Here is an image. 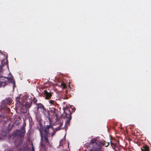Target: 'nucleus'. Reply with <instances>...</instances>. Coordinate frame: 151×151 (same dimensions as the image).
Instances as JSON below:
<instances>
[{
	"label": "nucleus",
	"mask_w": 151,
	"mask_h": 151,
	"mask_svg": "<svg viewBox=\"0 0 151 151\" xmlns=\"http://www.w3.org/2000/svg\"><path fill=\"white\" fill-rule=\"evenodd\" d=\"M63 125V123H61V122L60 124V126H61Z\"/></svg>",
	"instance_id": "nucleus-24"
},
{
	"label": "nucleus",
	"mask_w": 151,
	"mask_h": 151,
	"mask_svg": "<svg viewBox=\"0 0 151 151\" xmlns=\"http://www.w3.org/2000/svg\"><path fill=\"white\" fill-rule=\"evenodd\" d=\"M88 149L89 151H94V148L93 147V142H92L89 145Z\"/></svg>",
	"instance_id": "nucleus-8"
},
{
	"label": "nucleus",
	"mask_w": 151,
	"mask_h": 151,
	"mask_svg": "<svg viewBox=\"0 0 151 151\" xmlns=\"http://www.w3.org/2000/svg\"><path fill=\"white\" fill-rule=\"evenodd\" d=\"M109 145V143L106 142L104 140L101 139L100 137H97L95 138V147L96 150L103 149L102 147L105 146L107 147Z\"/></svg>",
	"instance_id": "nucleus-1"
},
{
	"label": "nucleus",
	"mask_w": 151,
	"mask_h": 151,
	"mask_svg": "<svg viewBox=\"0 0 151 151\" xmlns=\"http://www.w3.org/2000/svg\"><path fill=\"white\" fill-rule=\"evenodd\" d=\"M49 129H51L52 130H53L52 127L50 125H47L46 127H45L44 131V137L45 141L46 143L47 144H49V142L48 139L47 137L48 136L49 134L48 131Z\"/></svg>",
	"instance_id": "nucleus-4"
},
{
	"label": "nucleus",
	"mask_w": 151,
	"mask_h": 151,
	"mask_svg": "<svg viewBox=\"0 0 151 151\" xmlns=\"http://www.w3.org/2000/svg\"><path fill=\"white\" fill-rule=\"evenodd\" d=\"M70 108L72 109V111L73 112H74L75 110V109L74 108V107L73 106H71Z\"/></svg>",
	"instance_id": "nucleus-19"
},
{
	"label": "nucleus",
	"mask_w": 151,
	"mask_h": 151,
	"mask_svg": "<svg viewBox=\"0 0 151 151\" xmlns=\"http://www.w3.org/2000/svg\"><path fill=\"white\" fill-rule=\"evenodd\" d=\"M32 151H34V147H32Z\"/></svg>",
	"instance_id": "nucleus-27"
},
{
	"label": "nucleus",
	"mask_w": 151,
	"mask_h": 151,
	"mask_svg": "<svg viewBox=\"0 0 151 151\" xmlns=\"http://www.w3.org/2000/svg\"><path fill=\"white\" fill-rule=\"evenodd\" d=\"M7 84L5 82H0V87L1 86H4Z\"/></svg>",
	"instance_id": "nucleus-12"
},
{
	"label": "nucleus",
	"mask_w": 151,
	"mask_h": 151,
	"mask_svg": "<svg viewBox=\"0 0 151 151\" xmlns=\"http://www.w3.org/2000/svg\"><path fill=\"white\" fill-rule=\"evenodd\" d=\"M49 103L51 105H54V102L52 100H50L49 101Z\"/></svg>",
	"instance_id": "nucleus-16"
},
{
	"label": "nucleus",
	"mask_w": 151,
	"mask_h": 151,
	"mask_svg": "<svg viewBox=\"0 0 151 151\" xmlns=\"http://www.w3.org/2000/svg\"><path fill=\"white\" fill-rule=\"evenodd\" d=\"M37 109L38 110H40L45 115H46L47 114V112L42 104H40L38 106Z\"/></svg>",
	"instance_id": "nucleus-5"
},
{
	"label": "nucleus",
	"mask_w": 151,
	"mask_h": 151,
	"mask_svg": "<svg viewBox=\"0 0 151 151\" xmlns=\"http://www.w3.org/2000/svg\"><path fill=\"white\" fill-rule=\"evenodd\" d=\"M12 101L10 99H6V103L8 104H9Z\"/></svg>",
	"instance_id": "nucleus-14"
},
{
	"label": "nucleus",
	"mask_w": 151,
	"mask_h": 151,
	"mask_svg": "<svg viewBox=\"0 0 151 151\" xmlns=\"http://www.w3.org/2000/svg\"><path fill=\"white\" fill-rule=\"evenodd\" d=\"M60 129V127H58L56 129V131L59 130Z\"/></svg>",
	"instance_id": "nucleus-22"
},
{
	"label": "nucleus",
	"mask_w": 151,
	"mask_h": 151,
	"mask_svg": "<svg viewBox=\"0 0 151 151\" xmlns=\"http://www.w3.org/2000/svg\"><path fill=\"white\" fill-rule=\"evenodd\" d=\"M71 117H70V118H68L67 120L66 121L65 123V126L67 127L69 125L70 121L71 119Z\"/></svg>",
	"instance_id": "nucleus-11"
},
{
	"label": "nucleus",
	"mask_w": 151,
	"mask_h": 151,
	"mask_svg": "<svg viewBox=\"0 0 151 151\" xmlns=\"http://www.w3.org/2000/svg\"><path fill=\"white\" fill-rule=\"evenodd\" d=\"M16 132V134L18 135V136L17 137V139L15 140L14 143L16 145H20L22 142L24 132V131L22 132H21L20 131H17Z\"/></svg>",
	"instance_id": "nucleus-2"
},
{
	"label": "nucleus",
	"mask_w": 151,
	"mask_h": 151,
	"mask_svg": "<svg viewBox=\"0 0 151 151\" xmlns=\"http://www.w3.org/2000/svg\"><path fill=\"white\" fill-rule=\"evenodd\" d=\"M10 76L8 77H6V78L8 80L9 83H11L14 85L15 84L14 81L13 79V76L10 75Z\"/></svg>",
	"instance_id": "nucleus-6"
},
{
	"label": "nucleus",
	"mask_w": 151,
	"mask_h": 151,
	"mask_svg": "<svg viewBox=\"0 0 151 151\" xmlns=\"http://www.w3.org/2000/svg\"><path fill=\"white\" fill-rule=\"evenodd\" d=\"M3 109H1V107L0 106V117L2 116V114L3 113Z\"/></svg>",
	"instance_id": "nucleus-13"
},
{
	"label": "nucleus",
	"mask_w": 151,
	"mask_h": 151,
	"mask_svg": "<svg viewBox=\"0 0 151 151\" xmlns=\"http://www.w3.org/2000/svg\"><path fill=\"white\" fill-rule=\"evenodd\" d=\"M4 61H5V62H7V59H4V60H2L1 61V63L3 65H4V63H3V62Z\"/></svg>",
	"instance_id": "nucleus-17"
},
{
	"label": "nucleus",
	"mask_w": 151,
	"mask_h": 151,
	"mask_svg": "<svg viewBox=\"0 0 151 151\" xmlns=\"http://www.w3.org/2000/svg\"><path fill=\"white\" fill-rule=\"evenodd\" d=\"M115 151H120V150L119 149V148L118 147H117V148L115 149Z\"/></svg>",
	"instance_id": "nucleus-20"
},
{
	"label": "nucleus",
	"mask_w": 151,
	"mask_h": 151,
	"mask_svg": "<svg viewBox=\"0 0 151 151\" xmlns=\"http://www.w3.org/2000/svg\"><path fill=\"white\" fill-rule=\"evenodd\" d=\"M2 71L1 68L0 67V72Z\"/></svg>",
	"instance_id": "nucleus-25"
},
{
	"label": "nucleus",
	"mask_w": 151,
	"mask_h": 151,
	"mask_svg": "<svg viewBox=\"0 0 151 151\" xmlns=\"http://www.w3.org/2000/svg\"><path fill=\"white\" fill-rule=\"evenodd\" d=\"M63 140V139L62 140H61L60 141V145H61V143H62V142Z\"/></svg>",
	"instance_id": "nucleus-21"
},
{
	"label": "nucleus",
	"mask_w": 151,
	"mask_h": 151,
	"mask_svg": "<svg viewBox=\"0 0 151 151\" xmlns=\"http://www.w3.org/2000/svg\"><path fill=\"white\" fill-rule=\"evenodd\" d=\"M40 135H41V139L43 137V135L42 134V132L40 130Z\"/></svg>",
	"instance_id": "nucleus-18"
},
{
	"label": "nucleus",
	"mask_w": 151,
	"mask_h": 151,
	"mask_svg": "<svg viewBox=\"0 0 151 151\" xmlns=\"http://www.w3.org/2000/svg\"><path fill=\"white\" fill-rule=\"evenodd\" d=\"M55 132H54V133L53 132L52 133V136L54 135V134H55Z\"/></svg>",
	"instance_id": "nucleus-26"
},
{
	"label": "nucleus",
	"mask_w": 151,
	"mask_h": 151,
	"mask_svg": "<svg viewBox=\"0 0 151 151\" xmlns=\"http://www.w3.org/2000/svg\"><path fill=\"white\" fill-rule=\"evenodd\" d=\"M61 86L64 88H65L66 87L65 84L64 83H62L61 84Z\"/></svg>",
	"instance_id": "nucleus-15"
},
{
	"label": "nucleus",
	"mask_w": 151,
	"mask_h": 151,
	"mask_svg": "<svg viewBox=\"0 0 151 151\" xmlns=\"http://www.w3.org/2000/svg\"><path fill=\"white\" fill-rule=\"evenodd\" d=\"M19 97H17L16 98V107L17 108H20L21 111L23 113H25L26 111V110L24 109V108H26V106H24L25 104L24 102H25V101H23V103H21L19 101Z\"/></svg>",
	"instance_id": "nucleus-3"
},
{
	"label": "nucleus",
	"mask_w": 151,
	"mask_h": 151,
	"mask_svg": "<svg viewBox=\"0 0 151 151\" xmlns=\"http://www.w3.org/2000/svg\"><path fill=\"white\" fill-rule=\"evenodd\" d=\"M45 94V98L46 99H49L50 98L51 96V94L50 93H48L46 91H44Z\"/></svg>",
	"instance_id": "nucleus-7"
},
{
	"label": "nucleus",
	"mask_w": 151,
	"mask_h": 151,
	"mask_svg": "<svg viewBox=\"0 0 151 151\" xmlns=\"http://www.w3.org/2000/svg\"><path fill=\"white\" fill-rule=\"evenodd\" d=\"M110 143L112 148L115 151V149L117 148V147L119 148V147L117 145L116 143H114L111 141L110 142Z\"/></svg>",
	"instance_id": "nucleus-9"
},
{
	"label": "nucleus",
	"mask_w": 151,
	"mask_h": 151,
	"mask_svg": "<svg viewBox=\"0 0 151 151\" xmlns=\"http://www.w3.org/2000/svg\"><path fill=\"white\" fill-rule=\"evenodd\" d=\"M142 151H149V147L147 145H145L142 148Z\"/></svg>",
	"instance_id": "nucleus-10"
},
{
	"label": "nucleus",
	"mask_w": 151,
	"mask_h": 151,
	"mask_svg": "<svg viewBox=\"0 0 151 151\" xmlns=\"http://www.w3.org/2000/svg\"><path fill=\"white\" fill-rule=\"evenodd\" d=\"M37 101V100L36 99H34V103H36Z\"/></svg>",
	"instance_id": "nucleus-23"
}]
</instances>
